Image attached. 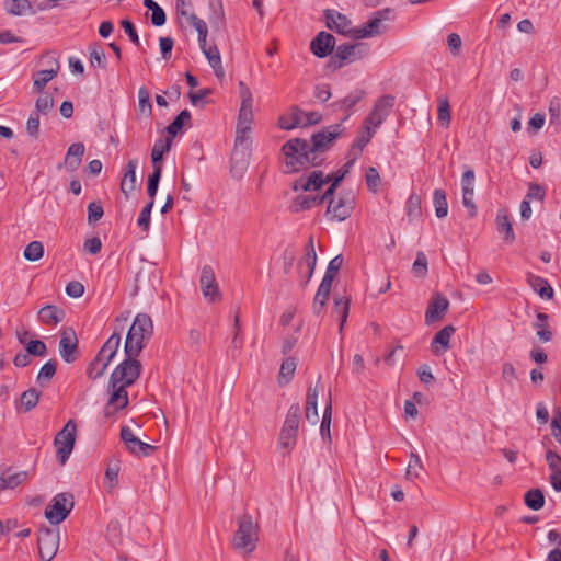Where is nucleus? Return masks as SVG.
I'll use <instances>...</instances> for the list:
<instances>
[{
    "label": "nucleus",
    "instance_id": "1",
    "mask_svg": "<svg viewBox=\"0 0 561 561\" xmlns=\"http://www.w3.org/2000/svg\"><path fill=\"white\" fill-rule=\"evenodd\" d=\"M125 352V359L115 367L110 377L111 393L105 408V416L112 415L113 411L124 409L128 404L126 388L131 386L141 374V363L137 359L139 354Z\"/></svg>",
    "mask_w": 561,
    "mask_h": 561
},
{
    "label": "nucleus",
    "instance_id": "2",
    "mask_svg": "<svg viewBox=\"0 0 561 561\" xmlns=\"http://www.w3.org/2000/svg\"><path fill=\"white\" fill-rule=\"evenodd\" d=\"M241 106L239 110L238 123L236 127V140L232 151V170L240 168L245 169L250 157L251 147V125L253 123V98L250 89L241 81Z\"/></svg>",
    "mask_w": 561,
    "mask_h": 561
},
{
    "label": "nucleus",
    "instance_id": "3",
    "mask_svg": "<svg viewBox=\"0 0 561 561\" xmlns=\"http://www.w3.org/2000/svg\"><path fill=\"white\" fill-rule=\"evenodd\" d=\"M310 142L301 138H291L282 146L285 158V173H294L310 167H319L324 157H318L310 151Z\"/></svg>",
    "mask_w": 561,
    "mask_h": 561
},
{
    "label": "nucleus",
    "instance_id": "4",
    "mask_svg": "<svg viewBox=\"0 0 561 561\" xmlns=\"http://www.w3.org/2000/svg\"><path fill=\"white\" fill-rule=\"evenodd\" d=\"M153 333V323L147 313H138L125 339L124 351L140 354Z\"/></svg>",
    "mask_w": 561,
    "mask_h": 561
},
{
    "label": "nucleus",
    "instance_id": "5",
    "mask_svg": "<svg viewBox=\"0 0 561 561\" xmlns=\"http://www.w3.org/2000/svg\"><path fill=\"white\" fill-rule=\"evenodd\" d=\"M259 540V527L254 524L249 514H244L238 519V529L233 535L232 545L237 550L244 553H251L256 548Z\"/></svg>",
    "mask_w": 561,
    "mask_h": 561
},
{
    "label": "nucleus",
    "instance_id": "6",
    "mask_svg": "<svg viewBox=\"0 0 561 561\" xmlns=\"http://www.w3.org/2000/svg\"><path fill=\"white\" fill-rule=\"evenodd\" d=\"M369 53V46L366 43L342 44L337 46L334 56L329 61L333 69H340L346 62H354L366 57Z\"/></svg>",
    "mask_w": 561,
    "mask_h": 561
},
{
    "label": "nucleus",
    "instance_id": "7",
    "mask_svg": "<svg viewBox=\"0 0 561 561\" xmlns=\"http://www.w3.org/2000/svg\"><path fill=\"white\" fill-rule=\"evenodd\" d=\"M344 127L342 123L323 127L321 130L314 133L311 136L310 146L311 152H314L318 157H323V153L328 151L334 144V141L342 135Z\"/></svg>",
    "mask_w": 561,
    "mask_h": 561
},
{
    "label": "nucleus",
    "instance_id": "8",
    "mask_svg": "<svg viewBox=\"0 0 561 561\" xmlns=\"http://www.w3.org/2000/svg\"><path fill=\"white\" fill-rule=\"evenodd\" d=\"M355 207V195L352 191H343L337 198H331L327 208V216L331 220L343 221L347 219Z\"/></svg>",
    "mask_w": 561,
    "mask_h": 561
},
{
    "label": "nucleus",
    "instance_id": "9",
    "mask_svg": "<svg viewBox=\"0 0 561 561\" xmlns=\"http://www.w3.org/2000/svg\"><path fill=\"white\" fill-rule=\"evenodd\" d=\"M75 506L71 493H59L54 496L51 504L45 510V517L55 525L64 522Z\"/></svg>",
    "mask_w": 561,
    "mask_h": 561
},
{
    "label": "nucleus",
    "instance_id": "10",
    "mask_svg": "<svg viewBox=\"0 0 561 561\" xmlns=\"http://www.w3.org/2000/svg\"><path fill=\"white\" fill-rule=\"evenodd\" d=\"M77 437V424L66 423L64 428L56 434L54 445L56 447L57 459L60 465H65L72 453Z\"/></svg>",
    "mask_w": 561,
    "mask_h": 561
},
{
    "label": "nucleus",
    "instance_id": "11",
    "mask_svg": "<svg viewBox=\"0 0 561 561\" xmlns=\"http://www.w3.org/2000/svg\"><path fill=\"white\" fill-rule=\"evenodd\" d=\"M37 545L41 559L51 561L58 550L59 534L48 528L43 529L38 534Z\"/></svg>",
    "mask_w": 561,
    "mask_h": 561
},
{
    "label": "nucleus",
    "instance_id": "12",
    "mask_svg": "<svg viewBox=\"0 0 561 561\" xmlns=\"http://www.w3.org/2000/svg\"><path fill=\"white\" fill-rule=\"evenodd\" d=\"M59 353L61 358L70 364L79 356L78 339L72 328H64L60 334Z\"/></svg>",
    "mask_w": 561,
    "mask_h": 561
},
{
    "label": "nucleus",
    "instance_id": "13",
    "mask_svg": "<svg viewBox=\"0 0 561 561\" xmlns=\"http://www.w3.org/2000/svg\"><path fill=\"white\" fill-rule=\"evenodd\" d=\"M201 289L205 299L215 302L221 299V293L216 282L215 272L211 266L205 265L199 277Z\"/></svg>",
    "mask_w": 561,
    "mask_h": 561
},
{
    "label": "nucleus",
    "instance_id": "14",
    "mask_svg": "<svg viewBox=\"0 0 561 561\" xmlns=\"http://www.w3.org/2000/svg\"><path fill=\"white\" fill-rule=\"evenodd\" d=\"M335 47V37L324 31L318 33L310 43V50L318 58H324L332 54Z\"/></svg>",
    "mask_w": 561,
    "mask_h": 561
},
{
    "label": "nucleus",
    "instance_id": "15",
    "mask_svg": "<svg viewBox=\"0 0 561 561\" xmlns=\"http://www.w3.org/2000/svg\"><path fill=\"white\" fill-rule=\"evenodd\" d=\"M449 307L448 299L439 294L436 293L426 309L425 312V321L427 324L434 323L443 318V316L446 313Z\"/></svg>",
    "mask_w": 561,
    "mask_h": 561
},
{
    "label": "nucleus",
    "instance_id": "16",
    "mask_svg": "<svg viewBox=\"0 0 561 561\" xmlns=\"http://www.w3.org/2000/svg\"><path fill=\"white\" fill-rule=\"evenodd\" d=\"M366 95L365 90L363 89H355L352 92H350L345 98L335 101L331 104V107L333 111H344L346 112L345 117L342 119V123L347 121L351 114L353 113V107L360 102Z\"/></svg>",
    "mask_w": 561,
    "mask_h": 561
},
{
    "label": "nucleus",
    "instance_id": "17",
    "mask_svg": "<svg viewBox=\"0 0 561 561\" xmlns=\"http://www.w3.org/2000/svg\"><path fill=\"white\" fill-rule=\"evenodd\" d=\"M298 430V423L283 426L278 439V448L283 454H289L296 446Z\"/></svg>",
    "mask_w": 561,
    "mask_h": 561
},
{
    "label": "nucleus",
    "instance_id": "18",
    "mask_svg": "<svg viewBox=\"0 0 561 561\" xmlns=\"http://www.w3.org/2000/svg\"><path fill=\"white\" fill-rule=\"evenodd\" d=\"M455 333V328L453 325H446L442 330H439L431 343V350L435 355H442L445 353L450 346V337Z\"/></svg>",
    "mask_w": 561,
    "mask_h": 561
},
{
    "label": "nucleus",
    "instance_id": "19",
    "mask_svg": "<svg viewBox=\"0 0 561 561\" xmlns=\"http://www.w3.org/2000/svg\"><path fill=\"white\" fill-rule=\"evenodd\" d=\"M324 18H325L327 26L330 30H333L336 33L343 34V35L348 34L351 21L344 14L332 11V10H325Z\"/></svg>",
    "mask_w": 561,
    "mask_h": 561
},
{
    "label": "nucleus",
    "instance_id": "20",
    "mask_svg": "<svg viewBox=\"0 0 561 561\" xmlns=\"http://www.w3.org/2000/svg\"><path fill=\"white\" fill-rule=\"evenodd\" d=\"M85 147L82 142H75L69 146L64 165L68 172H75L81 164Z\"/></svg>",
    "mask_w": 561,
    "mask_h": 561
},
{
    "label": "nucleus",
    "instance_id": "21",
    "mask_svg": "<svg viewBox=\"0 0 561 561\" xmlns=\"http://www.w3.org/2000/svg\"><path fill=\"white\" fill-rule=\"evenodd\" d=\"M138 165L137 160H129L126 164L124 176L121 182V191L125 195L126 198L129 197V193H131L136 188V169Z\"/></svg>",
    "mask_w": 561,
    "mask_h": 561
},
{
    "label": "nucleus",
    "instance_id": "22",
    "mask_svg": "<svg viewBox=\"0 0 561 561\" xmlns=\"http://www.w3.org/2000/svg\"><path fill=\"white\" fill-rule=\"evenodd\" d=\"M350 304L351 300L346 296H334V307L332 309V313L337 317L339 320V332L342 334L344 325L347 321L348 312H350Z\"/></svg>",
    "mask_w": 561,
    "mask_h": 561
},
{
    "label": "nucleus",
    "instance_id": "23",
    "mask_svg": "<svg viewBox=\"0 0 561 561\" xmlns=\"http://www.w3.org/2000/svg\"><path fill=\"white\" fill-rule=\"evenodd\" d=\"M64 318L65 311L55 305H47L38 311V319L46 325H56Z\"/></svg>",
    "mask_w": 561,
    "mask_h": 561
},
{
    "label": "nucleus",
    "instance_id": "24",
    "mask_svg": "<svg viewBox=\"0 0 561 561\" xmlns=\"http://www.w3.org/2000/svg\"><path fill=\"white\" fill-rule=\"evenodd\" d=\"M51 64H54L55 67L39 70L34 73V89L36 91H42L45 85L58 75L60 68L58 59L51 58Z\"/></svg>",
    "mask_w": 561,
    "mask_h": 561
},
{
    "label": "nucleus",
    "instance_id": "25",
    "mask_svg": "<svg viewBox=\"0 0 561 561\" xmlns=\"http://www.w3.org/2000/svg\"><path fill=\"white\" fill-rule=\"evenodd\" d=\"M495 222L496 229L500 234H503L504 241L507 243H513L515 241V233L506 210H499Z\"/></svg>",
    "mask_w": 561,
    "mask_h": 561
},
{
    "label": "nucleus",
    "instance_id": "26",
    "mask_svg": "<svg viewBox=\"0 0 561 561\" xmlns=\"http://www.w3.org/2000/svg\"><path fill=\"white\" fill-rule=\"evenodd\" d=\"M390 13V9H382L374 13V16L366 24L371 37L386 32L387 26L383 24V21L388 19Z\"/></svg>",
    "mask_w": 561,
    "mask_h": 561
},
{
    "label": "nucleus",
    "instance_id": "27",
    "mask_svg": "<svg viewBox=\"0 0 561 561\" xmlns=\"http://www.w3.org/2000/svg\"><path fill=\"white\" fill-rule=\"evenodd\" d=\"M28 477L27 471H19L11 473L10 470H7L0 477V490H13L16 486L21 485L26 481Z\"/></svg>",
    "mask_w": 561,
    "mask_h": 561
},
{
    "label": "nucleus",
    "instance_id": "28",
    "mask_svg": "<svg viewBox=\"0 0 561 561\" xmlns=\"http://www.w3.org/2000/svg\"><path fill=\"white\" fill-rule=\"evenodd\" d=\"M121 345V335L118 332H113V334L107 339V341L103 344L101 350L96 355H99L102 359H104L107 364L112 362L114 356L116 355L118 347Z\"/></svg>",
    "mask_w": 561,
    "mask_h": 561
},
{
    "label": "nucleus",
    "instance_id": "29",
    "mask_svg": "<svg viewBox=\"0 0 561 561\" xmlns=\"http://www.w3.org/2000/svg\"><path fill=\"white\" fill-rule=\"evenodd\" d=\"M529 286L543 299H551L553 297V289L547 279L534 275L531 273L527 276Z\"/></svg>",
    "mask_w": 561,
    "mask_h": 561
},
{
    "label": "nucleus",
    "instance_id": "30",
    "mask_svg": "<svg viewBox=\"0 0 561 561\" xmlns=\"http://www.w3.org/2000/svg\"><path fill=\"white\" fill-rule=\"evenodd\" d=\"M209 21L210 24L217 30H221L226 26V18L224 11L222 0H209Z\"/></svg>",
    "mask_w": 561,
    "mask_h": 561
},
{
    "label": "nucleus",
    "instance_id": "31",
    "mask_svg": "<svg viewBox=\"0 0 561 561\" xmlns=\"http://www.w3.org/2000/svg\"><path fill=\"white\" fill-rule=\"evenodd\" d=\"M321 205L319 195H298L294 198L289 206V210L294 214L311 209L314 206Z\"/></svg>",
    "mask_w": 561,
    "mask_h": 561
},
{
    "label": "nucleus",
    "instance_id": "32",
    "mask_svg": "<svg viewBox=\"0 0 561 561\" xmlns=\"http://www.w3.org/2000/svg\"><path fill=\"white\" fill-rule=\"evenodd\" d=\"M172 138L167 137L164 139L159 138L156 140L151 150L152 168H162L161 162L163 154L171 149Z\"/></svg>",
    "mask_w": 561,
    "mask_h": 561
},
{
    "label": "nucleus",
    "instance_id": "33",
    "mask_svg": "<svg viewBox=\"0 0 561 561\" xmlns=\"http://www.w3.org/2000/svg\"><path fill=\"white\" fill-rule=\"evenodd\" d=\"M536 319L537 321L533 325L537 331V336L545 343L550 342L553 335L548 325L549 316L543 312H538Z\"/></svg>",
    "mask_w": 561,
    "mask_h": 561
},
{
    "label": "nucleus",
    "instance_id": "34",
    "mask_svg": "<svg viewBox=\"0 0 561 561\" xmlns=\"http://www.w3.org/2000/svg\"><path fill=\"white\" fill-rule=\"evenodd\" d=\"M203 53L207 58L210 67L214 69L216 77L222 78L225 76V70L221 64V57L218 47L216 45L209 46Z\"/></svg>",
    "mask_w": 561,
    "mask_h": 561
},
{
    "label": "nucleus",
    "instance_id": "35",
    "mask_svg": "<svg viewBox=\"0 0 561 561\" xmlns=\"http://www.w3.org/2000/svg\"><path fill=\"white\" fill-rule=\"evenodd\" d=\"M306 265L307 271L313 273L317 265V253L313 244V237L311 236L306 245V253L298 264L299 273L302 274V266Z\"/></svg>",
    "mask_w": 561,
    "mask_h": 561
},
{
    "label": "nucleus",
    "instance_id": "36",
    "mask_svg": "<svg viewBox=\"0 0 561 561\" xmlns=\"http://www.w3.org/2000/svg\"><path fill=\"white\" fill-rule=\"evenodd\" d=\"M318 396H319L318 385H316L314 388H309L308 393H307V399H306V407H305L307 421L319 419V413H318V408H317Z\"/></svg>",
    "mask_w": 561,
    "mask_h": 561
},
{
    "label": "nucleus",
    "instance_id": "37",
    "mask_svg": "<svg viewBox=\"0 0 561 561\" xmlns=\"http://www.w3.org/2000/svg\"><path fill=\"white\" fill-rule=\"evenodd\" d=\"M4 8L9 14L16 16L27 12L34 13L32 3L28 0H7Z\"/></svg>",
    "mask_w": 561,
    "mask_h": 561
},
{
    "label": "nucleus",
    "instance_id": "38",
    "mask_svg": "<svg viewBox=\"0 0 561 561\" xmlns=\"http://www.w3.org/2000/svg\"><path fill=\"white\" fill-rule=\"evenodd\" d=\"M304 112L298 106L291 107V116L282 115L278 118V126L284 130H290L302 124L301 116Z\"/></svg>",
    "mask_w": 561,
    "mask_h": 561
},
{
    "label": "nucleus",
    "instance_id": "39",
    "mask_svg": "<svg viewBox=\"0 0 561 561\" xmlns=\"http://www.w3.org/2000/svg\"><path fill=\"white\" fill-rule=\"evenodd\" d=\"M524 502L528 508L539 511L545 505V494L540 489H530L525 493Z\"/></svg>",
    "mask_w": 561,
    "mask_h": 561
},
{
    "label": "nucleus",
    "instance_id": "40",
    "mask_svg": "<svg viewBox=\"0 0 561 561\" xmlns=\"http://www.w3.org/2000/svg\"><path fill=\"white\" fill-rule=\"evenodd\" d=\"M190 122L191 112L188 110H183L167 127V133L171 136V138L175 137L184 126L190 125Z\"/></svg>",
    "mask_w": 561,
    "mask_h": 561
},
{
    "label": "nucleus",
    "instance_id": "41",
    "mask_svg": "<svg viewBox=\"0 0 561 561\" xmlns=\"http://www.w3.org/2000/svg\"><path fill=\"white\" fill-rule=\"evenodd\" d=\"M89 61L93 68H106V56L100 44H92L89 47Z\"/></svg>",
    "mask_w": 561,
    "mask_h": 561
},
{
    "label": "nucleus",
    "instance_id": "42",
    "mask_svg": "<svg viewBox=\"0 0 561 561\" xmlns=\"http://www.w3.org/2000/svg\"><path fill=\"white\" fill-rule=\"evenodd\" d=\"M433 204L435 214L438 218H444L448 214V203L446 192L442 188H436L433 193Z\"/></svg>",
    "mask_w": 561,
    "mask_h": 561
},
{
    "label": "nucleus",
    "instance_id": "43",
    "mask_svg": "<svg viewBox=\"0 0 561 561\" xmlns=\"http://www.w3.org/2000/svg\"><path fill=\"white\" fill-rule=\"evenodd\" d=\"M127 449L136 456H150L156 447L141 442L138 437L129 438V444L126 445Z\"/></svg>",
    "mask_w": 561,
    "mask_h": 561
},
{
    "label": "nucleus",
    "instance_id": "44",
    "mask_svg": "<svg viewBox=\"0 0 561 561\" xmlns=\"http://www.w3.org/2000/svg\"><path fill=\"white\" fill-rule=\"evenodd\" d=\"M394 96L392 95H382L376 101L373 110L386 119L394 106Z\"/></svg>",
    "mask_w": 561,
    "mask_h": 561
},
{
    "label": "nucleus",
    "instance_id": "45",
    "mask_svg": "<svg viewBox=\"0 0 561 561\" xmlns=\"http://www.w3.org/2000/svg\"><path fill=\"white\" fill-rule=\"evenodd\" d=\"M297 367L296 359L294 357H287L283 360L279 369L278 381L280 385H286L293 378Z\"/></svg>",
    "mask_w": 561,
    "mask_h": 561
},
{
    "label": "nucleus",
    "instance_id": "46",
    "mask_svg": "<svg viewBox=\"0 0 561 561\" xmlns=\"http://www.w3.org/2000/svg\"><path fill=\"white\" fill-rule=\"evenodd\" d=\"M110 364L102 359L99 355L89 364L87 375L90 379L95 380L102 377Z\"/></svg>",
    "mask_w": 561,
    "mask_h": 561
},
{
    "label": "nucleus",
    "instance_id": "47",
    "mask_svg": "<svg viewBox=\"0 0 561 561\" xmlns=\"http://www.w3.org/2000/svg\"><path fill=\"white\" fill-rule=\"evenodd\" d=\"M57 363L54 359L46 362L38 371L37 382L42 386L51 380L56 374Z\"/></svg>",
    "mask_w": 561,
    "mask_h": 561
},
{
    "label": "nucleus",
    "instance_id": "48",
    "mask_svg": "<svg viewBox=\"0 0 561 561\" xmlns=\"http://www.w3.org/2000/svg\"><path fill=\"white\" fill-rule=\"evenodd\" d=\"M44 247L39 241L30 242L24 249L23 255L25 260L35 262L43 257Z\"/></svg>",
    "mask_w": 561,
    "mask_h": 561
},
{
    "label": "nucleus",
    "instance_id": "49",
    "mask_svg": "<svg viewBox=\"0 0 561 561\" xmlns=\"http://www.w3.org/2000/svg\"><path fill=\"white\" fill-rule=\"evenodd\" d=\"M161 174H162V168H154L152 173L148 176L147 193L149 195V201H154V197L158 192Z\"/></svg>",
    "mask_w": 561,
    "mask_h": 561
},
{
    "label": "nucleus",
    "instance_id": "50",
    "mask_svg": "<svg viewBox=\"0 0 561 561\" xmlns=\"http://www.w3.org/2000/svg\"><path fill=\"white\" fill-rule=\"evenodd\" d=\"M138 105H139V112L141 114H145L147 116L151 115L152 105L150 102V94H149V91L145 87H141L138 90Z\"/></svg>",
    "mask_w": 561,
    "mask_h": 561
},
{
    "label": "nucleus",
    "instance_id": "51",
    "mask_svg": "<svg viewBox=\"0 0 561 561\" xmlns=\"http://www.w3.org/2000/svg\"><path fill=\"white\" fill-rule=\"evenodd\" d=\"M54 107V98L51 94L42 93L36 100L35 112L46 115Z\"/></svg>",
    "mask_w": 561,
    "mask_h": 561
},
{
    "label": "nucleus",
    "instance_id": "52",
    "mask_svg": "<svg viewBox=\"0 0 561 561\" xmlns=\"http://www.w3.org/2000/svg\"><path fill=\"white\" fill-rule=\"evenodd\" d=\"M39 394V391L34 388H31L22 393L21 405L24 407L25 411H30L37 404Z\"/></svg>",
    "mask_w": 561,
    "mask_h": 561
},
{
    "label": "nucleus",
    "instance_id": "53",
    "mask_svg": "<svg viewBox=\"0 0 561 561\" xmlns=\"http://www.w3.org/2000/svg\"><path fill=\"white\" fill-rule=\"evenodd\" d=\"M154 201H149L146 206L141 209L137 219V225L144 230L148 231L150 227V215L153 208Z\"/></svg>",
    "mask_w": 561,
    "mask_h": 561
},
{
    "label": "nucleus",
    "instance_id": "54",
    "mask_svg": "<svg viewBox=\"0 0 561 561\" xmlns=\"http://www.w3.org/2000/svg\"><path fill=\"white\" fill-rule=\"evenodd\" d=\"M407 215L414 218L421 215V197L417 194H411L407 201Z\"/></svg>",
    "mask_w": 561,
    "mask_h": 561
},
{
    "label": "nucleus",
    "instance_id": "55",
    "mask_svg": "<svg viewBox=\"0 0 561 561\" xmlns=\"http://www.w3.org/2000/svg\"><path fill=\"white\" fill-rule=\"evenodd\" d=\"M366 183L367 187L370 192L376 193L378 191L379 184L381 182L379 172L376 168L369 167L366 171Z\"/></svg>",
    "mask_w": 561,
    "mask_h": 561
},
{
    "label": "nucleus",
    "instance_id": "56",
    "mask_svg": "<svg viewBox=\"0 0 561 561\" xmlns=\"http://www.w3.org/2000/svg\"><path fill=\"white\" fill-rule=\"evenodd\" d=\"M450 105L447 98L439 99L438 105V121L445 126L448 127L450 124Z\"/></svg>",
    "mask_w": 561,
    "mask_h": 561
},
{
    "label": "nucleus",
    "instance_id": "57",
    "mask_svg": "<svg viewBox=\"0 0 561 561\" xmlns=\"http://www.w3.org/2000/svg\"><path fill=\"white\" fill-rule=\"evenodd\" d=\"M26 351L31 356L43 357L47 354V346L41 340H33L26 344Z\"/></svg>",
    "mask_w": 561,
    "mask_h": 561
},
{
    "label": "nucleus",
    "instance_id": "58",
    "mask_svg": "<svg viewBox=\"0 0 561 561\" xmlns=\"http://www.w3.org/2000/svg\"><path fill=\"white\" fill-rule=\"evenodd\" d=\"M119 469L121 467L118 460H112L107 465L105 470V479L110 482L112 488L117 484Z\"/></svg>",
    "mask_w": 561,
    "mask_h": 561
},
{
    "label": "nucleus",
    "instance_id": "59",
    "mask_svg": "<svg viewBox=\"0 0 561 561\" xmlns=\"http://www.w3.org/2000/svg\"><path fill=\"white\" fill-rule=\"evenodd\" d=\"M88 222L93 225L99 221L104 214L103 207L100 203L92 202L88 205Z\"/></svg>",
    "mask_w": 561,
    "mask_h": 561
},
{
    "label": "nucleus",
    "instance_id": "60",
    "mask_svg": "<svg viewBox=\"0 0 561 561\" xmlns=\"http://www.w3.org/2000/svg\"><path fill=\"white\" fill-rule=\"evenodd\" d=\"M474 179L476 175L472 169H468L463 172L461 178L462 193H474Z\"/></svg>",
    "mask_w": 561,
    "mask_h": 561
},
{
    "label": "nucleus",
    "instance_id": "61",
    "mask_svg": "<svg viewBox=\"0 0 561 561\" xmlns=\"http://www.w3.org/2000/svg\"><path fill=\"white\" fill-rule=\"evenodd\" d=\"M336 276L333 274L324 273L321 284L318 288V296L329 298L331 293L332 283Z\"/></svg>",
    "mask_w": 561,
    "mask_h": 561
},
{
    "label": "nucleus",
    "instance_id": "62",
    "mask_svg": "<svg viewBox=\"0 0 561 561\" xmlns=\"http://www.w3.org/2000/svg\"><path fill=\"white\" fill-rule=\"evenodd\" d=\"M413 272L417 276H425L427 274V259L423 252H417L416 259L413 263Z\"/></svg>",
    "mask_w": 561,
    "mask_h": 561
},
{
    "label": "nucleus",
    "instance_id": "63",
    "mask_svg": "<svg viewBox=\"0 0 561 561\" xmlns=\"http://www.w3.org/2000/svg\"><path fill=\"white\" fill-rule=\"evenodd\" d=\"M545 196H546V190L542 185H539L536 183H530L525 198H527L528 201L538 199V201L542 202L545 199Z\"/></svg>",
    "mask_w": 561,
    "mask_h": 561
},
{
    "label": "nucleus",
    "instance_id": "64",
    "mask_svg": "<svg viewBox=\"0 0 561 561\" xmlns=\"http://www.w3.org/2000/svg\"><path fill=\"white\" fill-rule=\"evenodd\" d=\"M546 460L552 472H559L561 470V456L553 450H548L546 454Z\"/></svg>",
    "mask_w": 561,
    "mask_h": 561
}]
</instances>
